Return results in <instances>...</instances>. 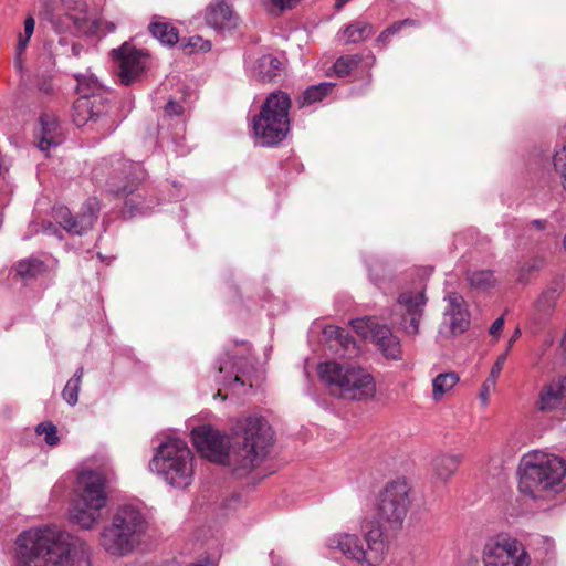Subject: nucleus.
<instances>
[{
    "mask_svg": "<svg viewBox=\"0 0 566 566\" xmlns=\"http://www.w3.org/2000/svg\"><path fill=\"white\" fill-rule=\"evenodd\" d=\"M17 566H90L84 541L56 526L33 527L15 539Z\"/></svg>",
    "mask_w": 566,
    "mask_h": 566,
    "instance_id": "nucleus-1",
    "label": "nucleus"
},
{
    "mask_svg": "<svg viewBox=\"0 0 566 566\" xmlns=\"http://www.w3.org/2000/svg\"><path fill=\"white\" fill-rule=\"evenodd\" d=\"M566 465L562 458L533 451L525 454L518 467V491L537 502H551L564 489Z\"/></svg>",
    "mask_w": 566,
    "mask_h": 566,
    "instance_id": "nucleus-2",
    "label": "nucleus"
},
{
    "mask_svg": "<svg viewBox=\"0 0 566 566\" xmlns=\"http://www.w3.org/2000/svg\"><path fill=\"white\" fill-rule=\"evenodd\" d=\"M147 527L148 522L138 505L122 504L99 531L98 542L107 554L124 557L140 545Z\"/></svg>",
    "mask_w": 566,
    "mask_h": 566,
    "instance_id": "nucleus-3",
    "label": "nucleus"
},
{
    "mask_svg": "<svg viewBox=\"0 0 566 566\" xmlns=\"http://www.w3.org/2000/svg\"><path fill=\"white\" fill-rule=\"evenodd\" d=\"M234 436L241 448L234 454L232 467L234 473L243 475L265 459L273 441V431L264 418L249 417L238 422Z\"/></svg>",
    "mask_w": 566,
    "mask_h": 566,
    "instance_id": "nucleus-4",
    "label": "nucleus"
},
{
    "mask_svg": "<svg viewBox=\"0 0 566 566\" xmlns=\"http://www.w3.org/2000/svg\"><path fill=\"white\" fill-rule=\"evenodd\" d=\"M318 376L332 394L344 399L368 400L376 394L374 377L361 367L326 361L319 364Z\"/></svg>",
    "mask_w": 566,
    "mask_h": 566,
    "instance_id": "nucleus-5",
    "label": "nucleus"
},
{
    "mask_svg": "<svg viewBox=\"0 0 566 566\" xmlns=\"http://www.w3.org/2000/svg\"><path fill=\"white\" fill-rule=\"evenodd\" d=\"M193 454L180 439H168L159 444L149 465L169 485L184 489L193 478Z\"/></svg>",
    "mask_w": 566,
    "mask_h": 566,
    "instance_id": "nucleus-6",
    "label": "nucleus"
},
{
    "mask_svg": "<svg viewBox=\"0 0 566 566\" xmlns=\"http://www.w3.org/2000/svg\"><path fill=\"white\" fill-rule=\"evenodd\" d=\"M290 96L282 91L271 93L253 118V133L256 143L263 147L280 144L290 130Z\"/></svg>",
    "mask_w": 566,
    "mask_h": 566,
    "instance_id": "nucleus-7",
    "label": "nucleus"
},
{
    "mask_svg": "<svg viewBox=\"0 0 566 566\" xmlns=\"http://www.w3.org/2000/svg\"><path fill=\"white\" fill-rule=\"evenodd\" d=\"M382 530L379 525H371L365 534V543L355 534L338 533L331 536L327 545L333 551H338L346 558L368 566H377L385 554Z\"/></svg>",
    "mask_w": 566,
    "mask_h": 566,
    "instance_id": "nucleus-8",
    "label": "nucleus"
},
{
    "mask_svg": "<svg viewBox=\"0 0 566 566\" xmlns=\"http://www.w3.org/2000/svg\"><path fill=\"white\" fill-rule=\"evenodd\" d=\"M77 91L81 96L74 102L72 119L78 127L88 123L99 124L102 127L113 129L114 120L109 117L111 104L107 97L96 93V80L76 76Z\"/></svg>",
    "mask_w": 566,
    "mask_h": 566,
    "instance_id": "nucleus-9",
    "label": "nucleus"
},
{
    "mask_svg": "<svg viewBox=\"0 0 566 566\" xmlns=\"http://www.w3.org/2000/svg\"><path fill=\"white\" fill-rule=\"evenodd\" d=\"M56 32H64L71 28L86 31L91 19L85 0H49L40 12Z\"/></svg>",
    "mask_w": 566,
    "mask_h": 566,
    "instance_id": "nucleus-10",
    "label": "nucleus"
},
{
    "mask_svg": "<svg viewBox=\"0 0 566 566\" xmlns=\"http://www.w3.org/2000/svg\"><path fill=\"white\" fill-rule=\"evenodd\" d=\"M410 488L406 481L386 484L379 493L377 512L379 518L391 530L401 527L410 507Z\"/></svg>",
    "mask_w": 566,
    "mask_h": 566,
    "instance_id": "nucleus-11",
    "label": "nucleus"
},
{
    "mask_svg": "<svg viewBox=\"0 0 566 566\" xmlns=\"http://www.w3.org/2000/svg\"><path fill=\"white\" fill-rule=\"evenodd\" d=\"M483 566H530L531 557L524 545L509 535L486 541L482 552Z\"/></svg>",
    "mask_w": 566,
    "mask_h": 566,
    "instance_id": "nucleus-12",
    "label": "nucleus"
},
{
    "mask_svg": "<svg viewBox=\"0 0 566 566\" xmlns=\"http://www.w3.org/2000/svg\"><path fill=\"white\" fill-rule=\"evenodd\" d=\"M111 166V177L107 180L109 191L117 196L132 195L144 181L146 172L140 164L124 158L106 159L101 168Z\"/></svg>",
    "mask_w": 566,
    "mask_h": 566,
    "instance_id": "nucleus-13",
    "label": "nucleus"
},
{
    "mask_svg": "<svg viewBox=\"0 0 566 566\" xmlns=\"http://www.w3.org/2000/svg\"><path fill=\"white\" fill-rule=\"evenodd\" d=\"M352 326L364 338H370L388 359H400L402 355L400 340L387 325L376 318L363 317L352 321Z\"/></svg>",
    "mask_w": 566,
    "mask_h": 566,
    "instance_id": "nucleus-14",
    "label": "nucleus"
},
{
    "mask_svg": "<svg viewBox=\"0 0 566 566\" xmlns=\"http://www.w3.org/2000/svg\"><path fill=\"white\" fill-rule=\"evenodd\" d=\"M192 441L198 452L209 461L229 463L232 465L233 457L229 454L230 441L228 436L213 429L211 426H201L192 430Z\"/></svg>",
    "mask_w": 566,
    "mask_h": 566,
    "instance_id": "nucleus-15",
    "label": "nucleus"
},
{
    "mask_svg": "<svg viewBox=\"0 0 566 566\" xmlns=\"http://www.w3.org/2000/svg\"><path fill=\"white\" fill-rule=\"evenodd\" d=\"M99 210V201L96 198H88L75 217L65 206L54 207L53 219L69 233L83 235L93 228Z\"/></svg>",
    "mask_w": 566,
    "mask_h": 566,
    "instance_id": "nucleus-16",
    "label": "nucleus"
},
{
    "mask_svg": "<svg viewBox=\"0 0 566 566\" xmlns=\"http://www.w3.org/2000/svg\"><path fill=\"white\" fill-rule=\"evenodd\" d=\"M426 296L422 291L402 292L397 301L396 313L392 315V323L397 324L408 335H416L419 332V322L423 314Z\"/></svg>",
    "mask_w": 566,
    "mask_h": 566,
    "instance_id": "nucleus-17",
    "label": "nucleus"
},
{
    "mask_svg": "<svg viewBox=\"0 0 566 566\" xmlns=\"http://www.w3.org/2000/svg\"><path fill=\"white\" fill-rule=\"evenodd\" d=\"M112 55L118 62L119 78L124 85H129L146 67L147 55L127 43L114 49Z\"/></svg>",
    "mask_w": 566,
    "mask_h": 566,
    "instance_id": "nucleus-18",
    "label": "nucleus"
},
{
    "mask_svg": "<svg viewBox=\"0 0 566 566\" xmlns=\"http://www.w3.org/2000/svg\"><path fill=\"white\" fill-rule=\"evenodd\" d=\"M106 478L102 472L86 470L78 474L76 497L77 500L90 501L106 506Z\"/></svg>",
    "mask_w": 566,
    "mask_h": 566,
    "instance_id": "nucleus-19",
    "label": "nucleus"
},
{
    "mask_svg": "<svg viewBox=\"0 0 566 566\" xmlns=\"http://www.w3.org/2000/svg\"><path fill=\"white\" fill-rule=\"evenodd\" d=\"M535 408L544 413L566 409V376L554 378L539 388Z\"/></svg>",
    "mask_w": 566,
    "mask_h": 566,
    "instance_id": "nucleus-20",
    "label": "nucleus"
},
{
    "mask_svg": "<svg viewBox=\"0 0 566 566\" xmlns=\"http://www.w3.org/2000/svg\"><path fill=\"white\" fill-rule=\"evenodd\" d=\"M105 505L75 499L70 510V521L82 530H93L102 520Z\"/></svg>",
    "mask_w": 566,
    "mask_h": 566,
    "instance_id": "nucleus-21",
    "label": "nucleus"
},
{
    "mask_svg": "<svg viewBox=\"0 0 566 566\" xmlns=\"http://www.w3.org/2000/svg\"><path fill=\"white\" fill-rule=\"evenodd\" d=\"M41 129L36 135L38 147L43 153H49L52 147L63 143L64 136L59 120L54 115L43 114L40 117Z\"/></svg>",
    "mask_w": 566,
    "mask_h": 566,
    "instance_id": "nucleus-22",
    "label": "nucleus"
},
{
    "mask_svg": "<svg viewBox=\"0 0 566 566\" xmlns=\"http://www.w3.org/2000/svg\"><path fill=\"white\" fill-rule=\"evenodd\" d=\"M323 335L337 355L353 357L358 353L355 339L346 329L329 325L324 328Z\"/></svg>",
    "mask_w": 566,
    "mask_h": 566,
    "instance_id": "nucleus-23",
    "label": "nucleus"
},
{
    "mask_svg": "<svg viewBox=\"0 0 566 566\" xmlns=\"http://www.w3.org/2000/svg\"><path fill=\"white\" fill-rule=\"evenodd\" d=\"M461 462L460 454L438 453L431 461V475L436 482L447 483Z\"/></svg>",
    "mask_w": 566,
    "mask_h": 566,
    "instance_id": "nucleus-24",
    "label": "nucleus"
},
{
    "mask_svg": "<svg viewBox=\"0 0 566 566\" xmlns=\"http://www.w3.org/2000/svg\"><path fill=\"white\" fill-rule=\"evenodd\" d=\"M206 21L214 29H226L235 24V17L228 3L218 1L208 7Z\"/></svg>",
    "mask_w": 566,
    "mask_h": 566,
    "instance_id": "nucleus-25",
    "label": "nucleus"
},
{
    "mask_svg": "<svg viewBox=\"0 0 566 566\" xmlns=\"http://www.w3.org/2000/svg\"><path fill=\"white\" fill-rule=\"evenodd\" d=\"M148 30L151 35L164 45H175L179 41V32L168 20L158 18L154 20Z\"/></svg>",
    "mask_w": 566,
    "mask_h": 566,
    "instance_id": "nucleus-26",
    "label": "nucleus"
},
{
    "mask_svg": "<svg viewBox=\"0 0 566 566\" xmlns=\"http://www.w3.org/2000/svg\"><path fill=\"white\" fill-rule=\"evenodd\" d=\"M340 33L345 38V43H360L369 39L374 33V25L365 20H355L340 30Z\"/></svg>",
    "mask_w": 566,
    "mask_h": 566,
    "instance_id": "nucleus-27",
    "label": "nucleus"
},
{
    "mask_svg": "<svg viewBox=\"0 0 566 566\" xmlns=\"http://www.w3.org/2000/svg\"><path fill=\"white\" fill-rule=\"evenodd\" d=\"M282 62L272 54H264L258 59L254 75L262 82H271L280 75Z\"/></svg>",
    "mask_w": 566,
    "mask_h": 566,
    "instance_id": "nucleus-28",
    "label": "nucleus"
},
{
    "mask_svg": "<svg viewBox=\"0 0 566 566\" xmlns=\"http://www.w3.org/2000/svg\"><path fill=\"white\" fill-rule=\"evenodd\" d=\"M241 365L242 358L235 359L230 356L220 363L218 369L220 374H226L223 378V385L226 387L234 388L235 386H244V382L240 377Z\"/></svg>",
    "mask_w": 566,
    "mask_h": 566,
    "instance_id": "nucleus-29",
    "label": "nucleus"
},
{
    "mask_svg": "<svg viewBox=\"0 0 566 566\" xmlns=\"http://www.w3.org/2000/svg\"><path fill=\"white\" fill-rule=\"evenodd\" d=\"M459 381L455 373H442L432 380V398L439 401L447 392H449Z\"/></svg>",
    "mask_w": 566,
    "mask_h": 566,
    "instance_id": "nucleus-30",
    "label": "nucleus"
},
{
    "mask_svg": "<svg viewBox=\"0 0 566 566\" xmlns=\"http://www.w3.org/2000/svg\"><path fill=\"white\" fill-rule=\"evenodd\" d=\"M46 264L38 258L21 260L17 265L18 274L25 279H35L46 272Z\"/></svg>",
    "mask_w": 566,
    "mask_h": 566,
    "instance_id": "nucleus-31",
    "label": "nucleus"
},
{
    "mask_svg": "<svg viewBox=\"0 0 566 566\" xmlns=\"http://www.w3.org/2000/svg\"><path fill=\"white\" fill-rule=\"evenodd\" d=\"M333 87L334 84L331 82H323L307 87L300 99V106L304 107L316 102H321L328 93L332 92Z\"/></svg>",
    "mask_w": 566,
    "mask_h": 566,
    "instance_id": "nucleus-32",
    "label": "nucleus"
},
{
    "mask_svg": "<svg viewBox=\"0 0 566 566\" xmlns=\"http://www.w3.org/2000/svg\"><path fill=\"white\" fill-rule=\"evenodd\" d=\"M469 284L479 291H486L495 283L494 275L489 270L471 271L467 273Z\"/></svg>",
    "mask_w": 566,
    "mask_h": 566,
    "instance_id": "nucleus-33",
    "label": "nucleus"
},
{
    "mask_svg": "<svg viewBox=\"0 0 566 566\" xmlns=\"http://www.w3.org/2000/svg\"><path fill=\"white\" fill-rule=\"evenodd\" d=\"M84 375L83 367H80L74 376L66 382L62 396L70 406H75L78 400L80 385Z\"/></svg>",
    "mask_w": 566,
    "mask_h": 566,
    "instance_id": "nucleus-34",
    "label": "nucleus"
},
{
    "mask_svg": "<svg viewBox=\"0 0 566 566\" xmlns=\"http://www.w3.org/2000/svg\"><path fill=\"white\" fill-rule=\"evenodd\" d=\"M447 303L444 307V317L448 315H459L469 313L465 300L457 292H450L444 296Z\"/></svg>",
    "mask_w": 566,
    "mask_h": 566,
    "instance_id": "nucleus-35",
    "label": "nucleus"
},
{
    "mask_svg": "<svg viewBox=\"0 0 566 566\" xmlns=\"http://www.w3.org/2000/svg\"><path fill=\"white\" fill-rule=\"evenodd\" d=\"M361 62L359 54L345 55L337 59L334 71L339 77L347 76Z\"/></svg>",
    "mask_w": 566,
    "mask_h": 566,
    "instance_id": "nucleus-36",
    "label": "nucleus"
},
{
    "mask_svg": "<svg viewBox=\"0 0 566 566\" xmlns=\"http://www.w3.org/2000/svg\"><path fill=\"white\" fill-rule=\"evenodd\" d=\"M553 166L555 172L562 180V186L566 191V138L562 147L558 148L553 156Z\"/></svg>",
    "mask_w": 566,
    "mask_h": 566,
    "instance_id": "nucleus-37",
    "label": "nucleus"
},
{
    "mask_svg": "<svg viewBox=\"0 0 566 566\" xmlns=\"http://www.w3.org/2000/svg\"><path fill=\"white\" fill-rule=\"evenodd\" d=\"M446 323L449 324L451 334L459 335L465 332L470 325V313L459 315H448L444 317Z\"/></svg>",
    "mask_w": 566,
    "mask_h": 566,
    "instance_id": "nucleus-38",
    "label": "nucleus"
},
{
    "mask_svg": "<svg viewBox=\"0 0 566 566\" xmlns=\"http://www.w3.org/2000/svg\"><path fill=\"white\" fill-rule=\"evenodd\" d=\"M35 432L41 436L44 434L46 444L54 447L59 443L57 430L52 422H41L36 426Z\"/></svg>",
    "mask_w": 566,
    "mask_h": 566,
    "instance_id": "nucleus-39",
    "label": "nucleus"
},
{
    "mask_svg": "<svg viewBox=\"0 0 566 566\" xmlns=\"http://www.w3.org/2000/svg\"><path fill=\"white\" fill-rule=\"evenodd\" d=\"M147 212V207L140 203L138 198H130L125 201L124 206V216L133 218L137 214H145Z\"/></svg>",
    "mask_w": 566,
    "mask_h": 566,
    "instance_id": "nucleus-40",
    "label": "nucleus"
},
{
    "mask_svg": "<svg viewBox=\"0 0 566 566\" xmlns=\"http://www.w3.org/2000/svg\"><path fill=\"white\" fill-rule=\"evenodd\" d=\"M182 46L185 49L190 48L189 53H192L193 51H208L210 50L211 45L209 41L202 40V38L195 35L190 36L188 39L182 40Z\"/></svg>",
    "mask_w": 566,
    "mask_h": 566,
    "instance_id": "nucleus-41",
    "label": "nucleus"
},
{
    "mask_svg": "<svg viewBox=\"0 0 566 566\" xmlns=\"http://www.w3.org/2000/svg\"><path fill=\"white\" fill-rule=\"evenodd\" d=\"M300 0H261L262 4L268 10H277V11H284L286 9L292 8L296 2Z\"/></svg>",
    "mask_w": 566,
    "mask_h": 566,
    "instance_id": "nucleus-42",
    "label": "nucleus"
},
{
    "mask_svg": "<svg viewBox=\"0 0 566 566\" xmlns=\"http://www.w3.org/2000/svg\"><path fill=\"white\" fill-rule=\"evenodd\" d=\"M506 358H507V352H504L503 354H501L496 361L494 363L492 369H491V373H490V376L486 380V384L491 382L492 385L495 384L499 375L501 374L502 369H503V366L506 361Z\"/></svg>",
    "mask_w": 566,
    "mask_h": 566,
    "instance_id": "nucleus-43",
    "label": "nucleus"
},
{
    "mask_svg": "<svg viewBox=\"0 0 566 566\" xmlns=\"http://www.w3.org/2000/svg\"><path fill=\"white\" fill-rule=\"evenodd\" d=\"M417 22L412 19H405L401 21L394 22L390 27L385 29L389 36L397 34L403 27H415Z\"/></svg>",
    "mask_w": 566,
    "mask_h": 566,
    "instance_id": "nucleus-44",
    "label": "nucleus"
},
{
    "mask_svg": "<svg viewBox=\"0 0 566 566\" xmlns=\"http://www.w3.org/2000/svg\"><path fill=\"white\" fill-rule=\"evenodd\" d=\"M182 111V106L176 101H169L165 106V113L169 116L180 115Z\"/></svg>",
    "mask_w": 566,
    "mask_h": 566,
    "instance_id": "nucleus-45",
    "label": "nucleus"
},
{
    "mask_svg": "<svg viewBox=\"0 0 566 566\" xmlns=\"http://www.w3.org/2000/svg\"><path fill=\"white\" fill-rule=\"evenodd\" d=\"M503 325H504V317L501 316L499 318H496L493 324L491 325L490 329H489V333L492 335V336H499L500 332L502 331L503 328Z\"/></svg>",
    "mask_w": 566,
    "mask_h": 566,
    "instance_id": "nucleus-46",
    "label": "nucleus"
},
{
    "mask_svg": "<svg viewBox=\"0 0 566 566\" xmlns=\"http://www.w3.org/2000/svg\"><path fill=\"white\" fill-rule=\"evenodd\" d=\"M35 27V21L32 17H29L24 21V35L31 38Z\"/></svg>",
    "mask_w": 566,
    "mask_h": 566,
    "instance_id": "nucleus-47",
    "label": "nucleus"
},
{
    "mask_svg": "<svg viewBox=\"0 0 566 566\" xmlns=\"http://www.w3.org/2000/svg\"><path fill=\"white\" fill-rule=\"evenodd\" d=\"M30 38L28 36H22L20 35V39H19V44H18V50H19V53H21L22 51L25 50L27 45H28V42H29Z\"/></svg>",
    "mask_w": 566,
    "mask_h": 566,
    "instance_id": "nucleus-48",
    "label": "nucleus"
},
{
    "mask_svg": "<svg viewBox=\"0 0 566 566\" xmlns=\"http://www.w3.org/2000/svg\"><path fill=\"white\" fill-rule=\"evenodd\" d=\"M521 335V331L518 328L515 329L513 336L510 338L509 343H507V347H506V350L505 352H510V349L512 348L514 342L520 337Z\"/></svg>",
    "mask_w": 566,
    "mask_h": 566,
    "instance_id": "nucleus-49",
    "label": "nucleus"
},
{
    "mask_svg": "<svg viewBox=\"0 0 566 566\" xmlns=\"http://www.w3.org/2000/svg\"><path fill=\"white\" fill-rule=\"evenodd\" d=\"M532 224L534 227H536L538 230H544L546 228L547 221L541 220V219H535L532 221Z\"/></svg>",
    "mask_w": 566,
    "mask_h": 566,
    "instance_id": "nucleus-50",
    "label": "nucleus"
},
{
    "mask_svg": "<svg viewBox=\"0 0 566 566\" xmlns=\"http://www.w3.org/2000/svg\"><path fill=\"white\" fill-rule=\"evenodd\" d=\"M389 34L387 33L386 30H384L379 36L377 38V42H381V43H387V41L389 40Z\"/></svg>",
    "mask_w": 566,
    "mask_h": 566,
    "instance_id": "nucleus-51",
    "label": "nucleus"
},
{
    "mask_svg": "<svg viewBox=\"0 0 566 566\" xmlns=\"http://www.w3.org/2000/svg\"><path fill=\"white\" fill-rule=\"evenodd\" d=\"M539 306L543 307L544 310L547 308V290L542 294L539 298Z\"/></svg>",
    "mask_w": 566,
    "mask_h": 566,
    "instance_id": "nucleus-52",
    "label": "nucleus"
},
{
    "mask_svg": "<svg viewBox=\"0 0 566 566\" xmlns=\"http://www.w3.org/2000/svg\"><path fill=\"white\" fill-rule=\"evenodd\" d=\"M270 558L274 566H277L281 563V557L276 555L274 551L270 553Z\"/></svg>",
    "mask_w": 566,
    "mask_h": 566,
    "instance_id": "nucleus-53",
    "label": "nucleus"
},
{
    "mask_svg": "<svg viewBox=\"0 0 566 566\" xmlns=\"http://www.w3.org/2000/svg\"><path fill=\"white\" fill-rule=\"evenodd\" d=\"M190 566H214V564L207 559L200 563L192 564Z\"/></svg>",
    "mask_w": 566,
    "mask_h": 566,
    "instance_id": "nucleus-54",
    "label": "nucleus"
},
{
    "mask_svg": "<svg viewBox=\"0 0 566 566\" xmlns=\"http://www.w3.org/2000/svg\"><path fill=\"white\" fill-rule=\"evenodd\" d=\"M348 1L349 0H336V8L337 9L342 8Z\"/></svg>",
    "mask_w": 566,
    "mask_h": 566,
    "instance_id": "nucleus-55",
    "label": "nucleus"
},
{
    "mask_svg": "<svg viewBox=\"0 0 566 566\" xmlns=\"http://www.w3.org/2000/svg\"><path fill=\"white\" fill-rule=\"evenodd\" d=\"M214 397H221V398H222V400H224V399H226V397H224V396H222L221 390H218V392L216 394V396H214Z\"/></svg>",
    "mask_w": 566,
    "mask_h": 566,
    "instance_id": "nucleus-56",
    "label": "nucleus"
},
{
    "mask_svg": "<svg viewBox=\"0 0 566 566\" xmlns=\"http://www.w3.org/2000/svg\"><path fill=\"white\" fill-rule=\"evenodd\" d=\"M538 269V265L537 264H533L530 270H537Z\"/></svg>",
    "mask_w": 566,
    "mask_h": 566,
    "instance_id": "nucleus-57",
    "label": "nucleus"
},
{
    "mask_svg": "<svg viewBox=\"0 0 566 566\" xmlns=\"http://www.w3.org/2000/svg\"><path fill=\"white\" fill-rule=\"evenodd\" d=\"M563 345L565 346V349H566V333H565V336L563 338Z\"/></svg>",
    "mask_w": 566,
    "mask_h": 566,
    "instance_id": "nucleus-58",
    "label": "nucleus"
},
{
    "mask_svg": "<svg viewBox=\"0 0 566 566\" xmlns=\"http://www.w3.org/2000/svg\"><path fill=\"white\" fill-rule=\"evenodd\" d=\"M564 247H565V250H566V233H565V237H564Z\"/></svg>",
    "mask_w": 566,
    "mask_h": 566,
    "instance_id": "nucleus-59",
    "label": "nucleus"
}]
</instances>
